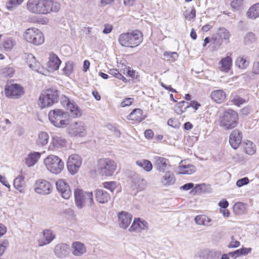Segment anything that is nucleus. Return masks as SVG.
Here are the masks:
<instances>
[{"mask_svg":"<svg viewBox=\"0 0 259 259\" xmlns=\"http://www.w3.org/2000/svg\"><path fill=\"white\" fill-rule=\"evenodd\" d=\"M243 0H234L232 2L231 6L232 8L235 10H238L242 6Z\"/></svg>","mask_w":259,"mask_h":259,"instance_id":"obj_52","label":"nucleus"},{"mask_svg":"<svg viewBox=\"0 0 259 259\" xmlns=\"http://www.w3.org/2000/svg\"><path fill=\"white\" fill-rule=\"evenodd\" d=\"M242 134L238 130L233 131L230 135L229 143L234 149H236L240 144L242 141Z\"/></svg>","mask_w":259,"mask_h":259,"instance_id":"obj_21","label":"nucleus"},{"mask_svg":"<svg viewBox=\"0 0 259 259\" xmlns=\"http://www.w3.org/2000/svg\"><path fill=\"white\" fill-rule=\"evenodd\" d=\"M218 34L221 38L229 42L230 37V33L228 30L225 28H220L218 30Z\"/></svg>","mask_w":259,"mask_h":259,"instance_id":"obj_43","label":"nucleus"},{"mask_svg":"<svg viewBox=\"0 0 259 259\" xmlns=\"http://www.w3.org/2000/svg\"><path fill=\"white\" fill-rule=\"evenodd\" d=\"M57 191L61 196L65 199H69L71 196V191L69 185L62 179H59L56 182Z\"/></svg>","mask_w":259,"mask_h":259,"instance_id":"obj_16","label":"nucleus"},{"mask_svg":"<svg viewBox=\"0 0 259 259\" xmlns=\"http://www.w3.org/2000/svg\"><path fill=\"white\" fill-rule=\"evenodd\" d=\"M14 45L15 41L11 38L6 39L3 44L4 48L7 51L12 49Z\"/></svg>","mask_w":259,"mask_h":259,"instance_id":"obj_47","label":"nucleus"},{"mask_svg":"<svg viewBox=\"0 0 259 259\" xmlns=\"http://www.w3.org/2000/svg\"><path fill=\"white\" fill-rule=\"evenodd\" d=\"M14 72V69L13 67H5L2 69L1 71V73L5 77H11L12 76Z\"/></svg>","mask_w":259,"mask_h":259,"instance_id":"obj_48","label":"nucleus"},{"mask_svg":"<svg viewBox=\"0 0 259 259\" xmlns=\"http://www.w3.org/2000/svg\"><path fill=\"white\" fill-rule=\"evenodd\" d=\"M23 2V0H9L6 3V8L8 10L12 11L21 5Z\"/></svg>","mask_w":259,"mask_h":259,"instance_id":"obj_42","label":"nucleus"},{"mask_svg":"<svg viewBox=\"0 0 259 259\" xmlns=\"http://www.w3.org/2000/svg\"><path fill=\"white\" fill-rule=\"evenodd\" d=\"M148 223L140 218L135 219L129 229L130 232H140L148 229Z\"/></svg>","mask_w":259,"mask_h":259,"instance_id":"obj_17","label":"nucleus"},{"mask_svg":"<svg viewBox=\"0 0 259 259\" xmlns=\"http://www.w3.org/2000/svg\"><path fill=\"white\" fill-rule=\"evenodd\" d=\"M82 164V158L78 154H73L69 156L67 168L69 172L71 175H74L78 172Z\"/></svg>","mask_w":259,"mask_h":259,"instance_id":"obj_11","label":"nucleus"},{"mask_svg":"<svg viewBox=\"0 0 259 259\" xmlns=\"http://www.w3.org/2000/svg\"><path fill=\"white\" fill-rule=\"evenodd\" d=\"M50 122L56 127H64L69 123L67 113L63 110L56 109L49 113Z\"/></svg>","mask_w":259,"mask_h":259,"instance_id":"obj_3","label":"nucleus"},{"mask_svg":"<svg viewBox=\"0 0 259 259\" xmlns=\"http://www.w3.org/2000/svg\"><path fill=\"white\" fill-rule=\"evenodd\" d=\"M60 101L62 106L70 111L72 117L77 118L79 117L81 115L82 112L81 110H80L73 101L70 100L65 96L61 97Z\"/></svg>","mask_w":259,"mask_h":259,"instance_id":"obj_12","label":"nucleus"},{"mask_svg":"<svg viewBox=\"0 0 259 259\" xmlns=\"http://www.w3.org/2000/svg\"><path fill=\"white\" fill-rule=\"evenodd\" d=\"M44 163L50 172L58 175L61 172L64 167V162L58 156L50 155L44 160Z\"/></svg>","mask_w":259,"mask_h":259,"instance_id":"obj_5","label":"nucleus"},{"mask_svg":"<svg viewBox=\"0 0 259 259\" xmlns=\"http://www.w3.org/2000/svg\"><path fill=\"white\" fill-rule=\"evenodd\" d=\"M249 62L241 56H238L235 61V64L241 70L245 69L249 66Z\"/></svg>","mask_w":259,"mask_h":259,"instance_id":"obj_36","label":"nucleus"},{"mask_svg":"<svg viewBox=\"0 0 259 259\" xmlns=\"http://www.w3.org/2000/svg\"><path fill=\"white\" fill-rule=\"evenodd\" d=\"M58 91L49 89L41 92L38 99V104L41 108L52 106L57 102L59 97Z\"/></svg>","mask_w":259,"mask_h":259,"instance_id":"obj_4","label":"nucleus"},{"mask_svg":"<svg viewBox=\"0 0 259 259\" xmlns=\"http://www.w3.org/2000/svg\"><path fill=\"white\" fill-rule=\"evenodd\" d=\"M196 16V11L195 9H192L191 11L187 14L185 15V18L190 20L191 19L194 18Z\"/></svg>","mask_w":259,"mask_h":259,"instance_id":"obj_58","label":"nucleus"},{"mask_svg":"<svg viewBox=\"0 0 259 259\" xmlns=\"http://www.w3.org/2000/svg\"><path fill=\"white\" fill-rule=\"evenodd\" d=\"M231 241L228 245V247L229 248H237L239 247L240 245V243L239 241L235 240V237L234 236H232L231 237Z\"/></svg>","mask_w":259,"mask_h":259,"instance_id":"obj_51","label":"nucleus"},{"mask_svg":"<svg viewBox=\"0 0 259 259\" xmlns=\"http://www.w3.org/2000/svg\"><path fill=\"white\" fill-rule=\"evenodd\" d=\"M165 173L161 178V183L165 186L174 184L176 181L174 175L170 171H166Z\"/></svg>","mask_w":259,"mask_h":259,"instance_id":"obj_31","label":"nucleus"},{"mask_svg":"<svg viewBox=\"0 0 259 259\" xmlns=\"http://www.w3.org/2000/svg\"><path fill=\"white\" fill-rule=\"evenodd\" d=\"M196 170V168L193 165L185 164L183 161H182L179 166V173L183 175H191Z\"/></svg>","mask_w":259,"mask_h":259,"instance_id":"obj_27","label":"nucleus"},{"mask_svg":"<svg viewBox=\"0 0 259 259\" xmlns=\"http://www.w3.org/2000/svg\"><path fill=\"white\" fill-rule=\"evenodd\" d=\"M48 67L51 71H54L59 69L61 61L54 53H51L49 58Z\"/></svg>","mask_w":259,"mask_h":259,"instance_id":"obj_23","label":"nucleus"},{"mask_svg":"<svg viewBox=\"0 0 259 259\" xmlns=\"http://www.w3.org/2000/svg\"><path fill=\"white\" fill-rule=\"evenodd\" d=\"M195 222L198 225H202L205 227L211 226L212 220L206 215H198L194 219Z\"/></svg>","mask_w":259,"mask_h":259,"instance_id":"obj_29","label":"nucleus"},{"mask_svg":"<svg viewBox=\"0 0 259 259\" xmlns=\"http://www.w3.org/2000/svg\"><path fill=\"white\" fill-rule=\"evenodd\" d=\"M233 102L234 104L237 105L238 106H240V105L243 103L244 100L239 97H236L233 99Z\"/></svg>","mask_w":259,"mask_h":259,"instance_id":"obj_63","label":"nucleus"},{"mask_svg":"<svg viewBox=\"0 0 259 259\" xmlns=\"http://www.w3.org/2000/svg\"><path fill=\"white\" fill-rule=\"evenodd\" d=\"M108 73L112 76L121 80L124 82H126L127 81L126 79L116 69H110L108 71Z\"/></svg>","mask_w":259,"mask_h":259,"instance_id":"obj_46","label":"nucleus"},{"mask_svg":"<svg viewBox=\"0 0 259 259\" xmlns=\"http://www.w3.org/2000/svg\"><path fill=\"white\" fill-rule=\"evenodd\" d=\"M75 203L78 208H81L88 205L92 206L94 204L93 196L92 192L76 189L74 190Z\"/></svg>","mask_w":259,"mask_h":259,"instance_id":"obj_7","label":"nucleus"},{"mask_svg":"<svg viewBox=\"0 0 259 259\" xmlns=\"http://www.w3.org/2000/svg\"><path fill=\"white\" fill-rule=\"evenodd\" d=\"M9 246V241L7 240L0 242V256L5 252L6 249Z\"/></svg>","mask_w":259,"mask_h":259,"instance_id":"obj_54","label":"nucleus"},{"mask_svg":"<svg viewBox=\"0 0 259 259\" xmlns=\"http://www.w3.org/2000/svg\"><path fill=\"white\" fill-rule=\"evenodd\" d=\"M118 224L121 228L126 229L132 220V215L125 211H121L118 214Z\"/></svg>","mask_w":259,"mask_h":259,"instance_id":"obj_19","label":"nucleus"},{"mask_svg":"<svg viewBox=\"0 0 259 259\" xmlns=\"http://www.w3.org/2000/svg\"><path fill=\"white\" fill-rule=\"evenodd\" d=\"M252 72L254 74L259 75V62L256 61L253 63Z\"/></svg>","mask_w":259,"mask_h":259,"instance_id":"obj_57","label":"nucleus"},{"mask_svg":"<svg viewBox=\"0 0 259 259\" xmlns=\"http://www.w3.org/2000/svg\"><path fill=\"white\" fill-rule=\"evenodd\" d=\"M211 99L217 103H222L226 98V94L222 90H215L211 93Z\"/></svg>","mask_w":259,"mask_h":259,"instance_id":"obj_32","label":"nucleus"},{"mask_svg":"<svg viewBox=\"0 0 259 259\" xmlns=\"http://www.w3.org/2000/svg\"><path fill=\"white\" fill-rule=\"evenodd\" d=\"M244 152L248 155H253L256 152V146L250 141H247L243 143Z\"/></svg>","mask_w":259,"mask_h":259,"instance_id":"obj_37","label":"nucleus"},{"mask_svg":"<svg viewBox=\"0 0 259 259\" xmlns=\"http://www.w3.org/2000/svg\"><path fill=\"white\" fill-rule=\"evenodd\" d=\"M244 208V205L243 203L241 202H238L235 203V204L234 206V209L235 210H243Z\"/></svg>","mask_w":259,"mask_h":259,"instance_id":"obj_64","label":"nucleus"},{"mask_svg":"<svg viewBox=\"0 0 259 259\" xmlns=\"http://www.w3.org/2000/svg\"><path fill=\"white\" fill-rule=\"evenodd\" d=\"M55 238L52 231L50 230H45L42 232V237L38 240L39 246H44L50 243Z\"/></svg>","mask_w":259,"mask_h":259,"instance_id":"obj_24","label":"nucleus"},{"mask_svg":"<svg viewBox=\"0 0 259 259\" xmlns=\"http://www.w3.org/2000/svg\"><path fill=\"white\" fill-rule=\"evenodd\" d=\"M177 108H185V110L189 108V103L186 101H182L179 103L177 105Z\"/></svg>","mask_w":259,"mask_h":259,"instance_id":"obj_60","label":"nucleus"},{"mask_svg":"<svg viewBox=\"0 0 259 259\" xmlns=\"http://www.w3.org/2000/svg\"><path fill=\"white\" fill-rule=\"evenodd\" d=\"M163 56L168 59L172 58L174 60H176L178 57V55L176 52H165L163 54Z\"/></svg>","mask_w":259,"mask_h":259,"instance_id":"obj_55","label":"nucleus"},{"mask_svg":"<svg viewBox=\"0 0 259 259\" xmlns=\"http://www.w3.org/2000/svg\"><path fill=\"white\" fill-rule=\"evenodd\" d=\"M41 153L37 152L30 153L25 159V164L28 166H33L40 158Z\"/></svg>","mask_w":259,"mask_h":259,"instance_id":"obj_28","label":"nucleus"},{"mask_svg":"<svg viewBox=\"0 0 259 259\" xmlns=\"http://www.w3.org/2000/svg\"><path fill=\"white\" fill-rule=\"evenodd\" d=\"M24 93L22 87L17 84H11L5 88L6 96L13 99H18Z\"/></svg>","mask_w":259,"mask_h":259,"instance_id":"obj_15","label":"nucleus"},{"mask_svg":"<svg viewBox=\"0 0 259 259\" xmlns=\"http://www.w3.org/2000/svg\"><path fill=\"white\" fill-rule=\"evenodd\" d=\"M95 197L100 203H105L110 199V195L106 191L102 189H97L95 191Z\"/></svg>","mask_w":259,"mask_h":259,"instance_id":"obj_26","label":"nucleus"},{"mask_svg":"<svg viewBox=\"0 0 259 259\" xmlns=\"http://www.w3.org/2000/svg\"><path fill=\"white\" fill-rule=\"evenodd\" d=\"M68 134L71 137H85L87 134V125L82 121L71 123L67 128Z\"/></svg>","mask_w":259,"mask_h":259,"instance_id":"obj_9","label":"nucleus"},{"mask_svg":"<svg viewBox=\"0 0 259 259\" xmlns=\"http://www.w3.org/2000/svg\"><path fill=\"white\" fill-rule=\"evenodd\" d=\"M73 70V64L71 62H68L66 63L65 67L63 69L64 73L67 76L70 75Z\"/></svg>","mask_w":259,"mask_h":259,"instance_id":"obj_49","label":"nucleus"},{"mask_svg":"<svg viewBox=\"0 0 259 259\" xmlns=\"http://www.w3.org/2000/svg\"><path fill=\"white\" fill-rule=\"evenodd\" d=\"M25 58L26 62L29 67L34 69L37 63L35 57L32 54H29L26 56Z\"/></svg>","mask_w":259,"mask_h":259,"instance_id":"obj_44","label":"nucleus"},{"mask_svg":"<svg viewBox=\"0 0 259 259\" xmlns=\"http://www.w3.org/2000/svg\"><path fill=\"white\" fill-rule=\"evenodd\" d=\"M41 15L58 12L61 8L60 3L55 0H41Z\"/></svg>","mask_w":259,"mask_h":259,"instance_id":"obj_10","label":"nucleus"},{"mask_svg":"<svg viewBox=\"0 0 259 259\" xmlns=\"http://www.w3.org/2000/svg\"><path fill=\"white\" fill-rule=\"evenodd\" d=\"M133 183L134 188L138 190L144 189L146 186V181L144 179L140 178L138 176L135 177Z\"/></svg>","mask_w":259,"mask_h":259,"instance_id":"obj_40","label":"nucleus"},{"mask_svg":"<svg viewBox=\"0 0 259 259\" xmlns=\"http://www.w3.org/2000/svg\"><path fill=\"white\" fill-rule=\"evenodd\" d=\"M251 250V248H245L243 247L239 249H237L234 251L230 252L229 253V255L231 257L236 258L240 255H245L250 252Z\"/></svg>","mask_w":259,"mask_h":259,"instance_id":"obj_38","label":"nucleus"},{"mask_svg":"<svg viewBox=\"0 0 259 259\" xmlns=\"http://www.w3.org/2000/svg\"><path fill=\"white\" fill-rule=\"evenodd\" d=\"M52 190V185L46 180L39 179L35 184L34 191L38 194L48 195L51 193Z\"/></svg>","mask_w":259,"mask_h":259,"instance_id":"obj_14","label":"nucleus"},{"mask_svg":"<svg viewBox=\"0 0 259 259\" xmlns=\"http://www.w3.org/2000/svg\"><path fill=\"white\" fill-rule=\"evenodd\" d=\"M200 106V104L196 101H191L189 103V107H191L195 110H197Z\"/></svg>","mask_w":259,"mask_h":259,"instance_id":"obj_59","label":"nucleus"},{"mask_svg":"<svg viewBox=\"0 0 259 259\" xmlns=\"http://www.w3.org/2000/svg\"><path fill=\"white\" fill-rule=\"evenodd\" d=\"M116 168V162L110 158H102L98 160L97 169L102 176H111Z\"/></svg>","mask_w":259,"mask_h":259,"instance_id":"obj_8","label":"nucleus"},{"mask_svg":"<svg viewBox=\"0 0 259 259\" xmlns=\"http://www.w3.org/2000/svg\"><path fill=\"white\" fill-rule=\"evenodd\" d=\"M256 40L255 34L251 32H247L244 36V42L245 45H250L254 42Z\"/></svg>","mask_w":259,"mask_h":259,"instance_id":"obj_45","label":"nucleus"},{"mask_svg":"<svg viewBox=\"0 0 259 259\" xmlns=\"http://www.w3.org/2000/svg\"><path fill=\"white\" fill-rule=\"evenodd\" d=\"M71 251L74 256L80 257L86 253L87 247L83 243L80 241H75L72 243Z\"/></svg>","mask_w":259,"mask_h":259,"instance_id":"obj_20","label":"nucleus"},{"mask_svg":"<svg viewBox=\"0 0 259 259\" xmlns=\"http://www.w3.org/2000/svg\"><path fill=\"white\" fill-rule=\"evenodd\" d=\"M69 246L66 243H59L54 248L55 255L60 258H64L69 254Z\"/></svg>","mask_w":259,"mask_h":259,"instance_id":"obj_18","label":"nucleus"},{"mask_svg":"<svg viewBox=\"0 0 259 259\" xmlns=\"http://www.w3.org/2000/svg\"><path fill=\"white\" fill-rule=\"evenodd\" d=\"M0 182L6 187L10 188V185L8 183L6 178L2 175H0Z\"/></svg>","mask_w":259,"mask_h":259,"instance_id":"obj_61","label":"nucleus"},{"mask_svg":"<svg viewBox=\"0 0 259 259\" xmlns=\"http://www.w3.org/2000/svg\"><path fill=\"white\" fill-rule=\"evenodd\" d=\"M143 40L140 31L136 30L131 32L123 33L118 38L119 43L123 47L134 48L139 46Z\"/></svg>","mask_w":259,"mask_h":259,"instance_id":"obj_1","label":"nucleus"},{"mask_svg":"<svg viewBox=\"0 0 259 259\" xmlns=\"http://www.w3.org/2000/svg\"><path fill=\"white\" fill-rule=\"evenodd\" d=\"M24 177L22 176H19L14 180V187L21 193L24 192Z\"/></svg>","mask_w":259,"mask_h":259,"instance_id":"obj_35","label":"nucleus"},{"mask_svg":"<svg viewBox=\"0 0 259 259\" xmlns=\"http://www.w3.org/2000/svg\"><path fill=\"white\" fill-rule=\"evenodd\" d=\"M104 187L113 192L116 188V183L115 182H107L103 183Z\"/></svg>","mask_w":259,"mask_h":259,"instance_id":"obj_50","label":"nucleus"},{"mask_svg":"<svg viewBox=\"0 0 259 259\" xmlns=\"http://www.w3.org/2000/svg\"><path fill=\"white\" fill-rule=\"evenodd\" d=\"M219 121V125L221 127L225 130L232 129L238 124V114L234 110H228L220 117Z\"/></svg>","mask_w":259,"mask_h":259,"instance_id":"obj_2","label":"nucleus"},{"mask_svg":"<svg viewBox=\"0 0 259 259\" xmlns=\"http://www.w3.org/2000/svg\"><path fill=\"white\" fill-rule=\"evenodd\" d=\"M219 206L222 209L227 208L229 205V203L226 200H223L219 202Z\"/></svg>","mask_w":259,"mask_h":259,"instance_id":"obj_62","label":"nucleus"},{"mask_svg":"<svg viewBox=\"0 0 259 259\" xmlns=\"http://www.w3.org/2000/svg\"><path fill=\"white\" fill-rule=\"evenodd\" d=\"M136 164L140 167L142 168L144 170L147 172L151 171L153 165L151 162L146 159H142L136 161Z\"/></svg>","mask_w":259,"mask_h":259,"instance_id":"obj_39","label":"nucleus"},{"mask_svg":"<svg viewBox=\"0 0 259 259\" xmlns=\"http://www.w3.org/2000/svg\"><path fill=\"white\" fill-rule=\"evenodd\" d=\"M49 140V135L47 133L41 132L38 135V139L36 141V144L38 146H43L46 145Z\"/></svg>","mask_w":259,"mask_h":259,"instance_id":"obj_41","label":"nucleus"},{"mask_svg":"<svg viewBox=\"0 0 259 259\" xmlns=\"http://www.w3.org/2000/svg\"><path fill=\"white\" fill-rule=\"evenodd\" d=\"M142 113L141 109H135L127 116V119L130 120L141 121L142 119Z\"/></svg>","mask_w":259,"mask_h":259,"instance_id":"obj_34","label":"nucleus"},{"mask_svg":"<svg viewBox=\"0 0 259 259\" xmlns=\"http://www.w3.org/2000/svg\"><path fill=\"white\" fill-rule=\"evenodd\" d=\"M232 61L233 60L231 56H227L222 58L219 62V64L221 65L220 70L225 73L228 72L232 67Z\"/></svg>","mask_w":259,"mask_h":259,"instance_id":"obj_25","label":"nucleus"},{"mask_svg":"<svg viewBox=\"0 0 259 259\" xmlns=\"http://www.w3.org/2000/svg\"><path fill=\"white\" fill-rule=\"evenodd\" d=\"M152 161L155 168L159 172L164 173L170 167L169 160L164 157L154 156L153 158Z\"/></svg>","mask_w":259,"mask_h":259,"instance_id":"obj_13","label":"nucleus"},{"mask_svg":"<svg viewBox=\"0 0 259 259\" xmlns=\"http://www.w3.org/2000/svg\"><path fill=\"white\" fill-rule=\"evenodd\" d=\"M249 182V179L247 177H244L237 181L236 185L238 187H242L248 184Z\"/></svg>","mask_w":259,"mask_h":259,"instance_id":"obj_53","label":"nucleus"},{"mask_svg":"<svg viewBox=\"0 0 259 259\" xmlns=\"http://www.w3.org/2000/svg\"><path fill=\"white\" fill-rule=\"evenodd\" d=\"M247 17L251 19H255L259 17V3H256L249 8L246 12Z\"/></svg>","mask_w":259,"mask_h":259,"instance_id":"obj_33","label":"nucleus"},{"mask_svg":"<svg viewBox=\"0 0 259 259\" xmlns=\"http://www.w3.org/2000/svg\"><path fill=\"white\" fill-rule=\"evenodd\" d=\"M23 37L27 42L35 46H39L45 41L44 34L36 28L27 29L24 32Z\"/></svg>","mask_w":259,"mask_h":259,"instance_id":"obj_6","label":"nucleus"},{"mask_svg":"<svg viewBox=\"0 0 259 259\" xmlns=\"http://www.w3.org/2000/svg\"><path fill=\"white\" fill-rule=\"evenodd\" d=\"M134 99L132 98H125L120 104V106L122 107H125L126 106H130L134 102Z\"/></svg>","mask_w":259,"mask_h":259,"instance_id":"obj_56","label":"nucleus"},{"mask_svg":"<svg viewBox=\"0 0 259 259\" xmlns=\"http://www.w3.org/2000/svg\"><path fill=\"white\" fill-rule=\"evenodd\" d=\"M41 0H28L26 4L27 10L32 13L41 14Z\"/></svg>","mask_w":259,"mask_h":259,"instance_id":"obj_22","label":"nucleus"},{"mask_svg":"<svg viewBox=\"0 0 259 259\" xmlns=\"http://www.w3.org/2000/svg\"><path fill=\"white\" fill-rule=\"evenodd\" d=\"M66 140L65 139L58 136L54 137L52 139V141L49 147V149H52L51 146H52L54 148L57 149L64 147L66 146Z\"/></svg>","mask_w":259,"mask_h":259,"instance_id":"obj_30","label":"nucleus"}]
</instances>
